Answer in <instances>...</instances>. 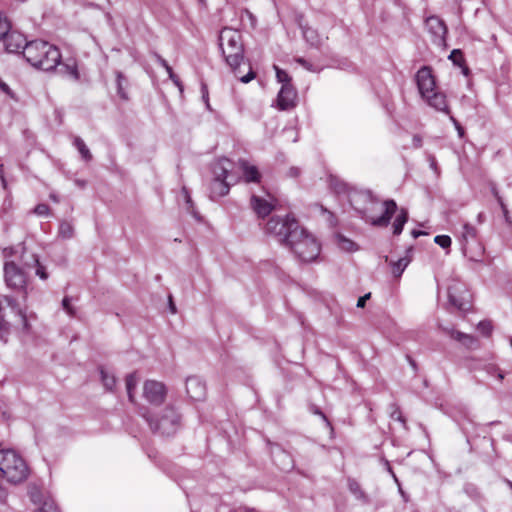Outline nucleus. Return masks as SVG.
Masks as SVG:
<instances>
[{
    "label": "nucleus",
    "instance_id": "2f4dec72",
    "mask_svg": "<svg viewBox=\"0 0 512 512\" xmlns=\"http://www.w3.org/2000/svg\"><path fill=\"white\" fill-rule=\"evenodd\" d=\"M483 370L488 374V375H496L497 378L502 381L505 377L504 373L500 370V368L498 367V365L494 364V363H488V364H485L484 367H483Z\"/></svg>",
    "mask_w": 512,
    "mask_h": 512
},
{
    "label": "nucleus",
    "instance_id": "f257e3e1",
    "mask_svg": "<svg viewBox=\"0 0 512 512\" xmlns=\"http://www.w3.org/2000/svg\"><path fill=\"white\" fill-rule=\"evenodd\" d=\"M349 202L366 222L376 227H387L398 210L396 202L393 199H388L382 202L383 213L378 217L372 216L368 205L373 206L379 201L369 190L350 192Z\"/></svg>",
    "mask_w": 512,
    "mask_h": 512
},
{
    "label": "nucleus",
    "instance_id": "de8ad7c7",
    "mask_svg": "<svg viewBox=\"0 0 512 512\" xmlns=\"http://www.w3.org/2000/svg\"><path fill=\"white\" fill-rule=\"evenodd\" d=\"M2 302H5L9 307H11L16 312L19 309L16 299H14L11 296H8V295L2 296L1 300H0V303H2Z\"/></svg>",
    "mask_w": 512,
    "mask_h": 512
},
{
    "label": "nucleus",
    "instance_id": "f704fd0d",
    "mask_svg": "<svg viewBox=\"0 0 512 512\" xmlns=\"http://www.w3.org/2000/svg\"><path fill=\"white\" fill-rule=\"evenodd\" d=\"M11 25L7 17L0 13V40L10 31Z\"/></svg>",
    "mask_w": 512,
    "mask_h": 512
},
{
    "label": "nucleus",
    "instance_id": "49530a36",
    "mask_svg": "<svg viewBox=\"0 0 512 512\" xmlns=\"http://www.w3.org/2000/svg\"><path fill=\"white\" fill-rule=\"evenodd\" d=\"M34 213L38 216H48L50 213V208L47 204H38L34 208Z\"/></svg>",
    "mask_w": 512,
    "mask_h": 512
},
{
    "label": "nucleus",
    "instance_id": "423d86ee",
    "mask_svg": "<svg viewBox=\"0 0 512 512\" xmlns=\"http://www.w3.org/2000/svg\"><path fill=\"white\" fill-rule=\"evenodd\" d=\"M150 429L162 436H170L176 433L180 427L181 415L169 405L155 415H144Z\"/></svg>",
    "mask_w": 512,
    "mask_h": 512
},
{
    "label": "nucleus",
    "instance_id": "0eeeda50",
    "mask_svg": "<svg viewBox=\"0 0 512 512\" xmlns=\"http://www.w3.org/2000/svg\"><path fill=\"white\" fill-rule=\"evenodd\" d=\"M299 226L298 221L290 215H286L285 217L273 216L268 220L265 232L275 236L279 242L287 246L290 242L292 232L297 231Z\"/></svg>",
    "mask_w": 512,
    "mask_h": 512
},
{
    "label": "nucleus",
    "instance_id": "e2e57ef3",
    "mask_svg": "<svg viewBox=\"0 0 512 512\" xmlns=\"http://www.w3.org/2000/svg\"><path fill=\"white\" fill-rule=\"evenodd\" d=\"M75 185H77L78 187L80 188H84L87 184V182L85 180H82V179H76L74 181Z\"/></svg>",
    "mask_w": 512,
    "mask_h": 512
},
{
    "label": "nucleus",
    "instance_id": "9d476101",
    "mask_svg": "<svg viewBox=\"0 0 512 512\" xmlns=\"http://www.w3.org/2000/svg\"><path fill=\"white\" fill-rule=\"evenodd\" d=\"M143 395L149 403L160 405L165 399L166 389L161 382L148 380L144 383Z\"/></svg>",
    "mask_w": 512,
    "mask_h": 512
},
{
    "label": "nucleus",
    "instance_id": "4468645a",
    "mask_svg": "<svg viewBox=\"0 0 512 512\" xmlns=\"http://www.w3.org/2000/svg\"><path fill=\"white\" fill-rule=\"evenodd\" d=\"M3 39L6 51L9 53H17L21 51L23 54L25 43H28L25 36L16 31H9Z\"/></svg>",
    "mask_w": 512,
    "mask_h": 512
},
{
    "label": "nucleus",
    "instance_id": "ea45409f",
    "mask_svg": "<svg viewBox=\"0 0 512 512\" xmlns=\"http://www.w3.org/2000/svg\"><path fill=\"white\" fill-rule=\"evenodd\" d=\"M34 262L36 265V275L42 280L48 279V273L46 272V268L39 262L38 257L34 256Z\"/></svg>",
    "mask_w": 512,
    "mask_h": 512
},
{
    "label": "nucleus",
    "instance_id": "a878e982",
    "mask_svg": "<svg viewBox=\"0 0 512 512\" xmlns=\"http://www.w3.org/2000/svg\"><path fill=\"white\" fill-rule=\"evenodd\" d=\"M58 235L63 239H71L74 235V227L68 221H62L59 225Z\"/></svg>",
    "mask_w": 512,
    "mask_h": 512
},
{
    "label": "nucleus",
    "instance_id": "3c124183",
    "mask_svg": "<svg viewBox=\"0 0 512 512\" xmlns=\"http://www.w3.org/2000/svg\"><path fill=\"white\" fill-rule=\"evenodd\" d=\"M182 194H183V197H184V199H185V202H186V204H187V206H188V207H187V210H188L189 212L193 213V212H192V208H193L192 199H191V196H190V194H189V192H188V189H187L185 186H184V187H182Z\"/></svg>",
    "mask_w": 512,
    "mask_h": 512
},
{
    "label": "nucleus",
    "instance_id": "6ab92c4d",
    "mask_svg": "<svg viewBox=\"0 0 512 512\" xmlns=\"http://www.w3.org/2000/svg\"><path fill=\"white\" fill-rule=\"evenodd\" d=\"M422 98L426 100L429 106L437 111L449 113L446 96L443 93L434 90L432 93H428V95Z\"/></svg>",
    "mask_w": 512,
    "mask_h": 512
},
{
    "label": "nucleus",
    "instance_id": "0e129e2a",
    "mask_svg": "<svg viewBox=\"0 0 512 512\" xmlns=\"http://www.w3.org/2000/svg\"><path fill=\"white\" fill-rule=\"evenodd\" d=\"M175 85H177L179 87V89L182 91V85H181V82L179 80V78L175 75V77H169Z\"/></svg>",
    "mask_w": 512,
    "mask_h": 512
},
{
    "label": "nucleus",
    "instance_id": "774afa93",
    "mask_svg": "<svg viewBox=\"0 0 512 512\" xmlns=\"http://www.w3.org/2000/svg\"><path fill=\"white\" fill-rule=\"evenodd\" d=\"M423 234H424V232H423V231H419V230H413V231H412V236H413L414 238H418L420 235H423Z\"/></svg>",
    "mask_w": 512,
    "mask_h": 512
},
{
    "label": "nucleus",
    "instance_id": "1a4fd4ad",
    "mask_svg": "<svg viewBox=\"0 0 512 512\" xmlns=\"http://www.w3.org/2000/svg\"><path fill=\"white\" fill-rule=\"evenodd\" d=\"M449 303L460 311L470 308L469 293L461 283H454L448 287Z\"/></svg>",
    "mask_w": 512,
    "mask_h": 512
},
{
    "label": "nucleus",
    "instance_id": "58836bf2",
    "mask_svg": "<svg viewBox=\"0 0 512 512\" xmlns=\"http://www.w3.org/2000/svg\"><path fill=\"white\" fill-rule=\"evenodd\" d=\"M17 315L20 317V320H21V323H22V330L25 332V333H30L31 331V324L28 320V317L27 315L25 314V312L21 309H18L17 310Z\"/></svg>",
    "mask_w": 512,
    "mask_h": 512
},
{
    "label": "nucleus",
    "instance_id": "09e8293b",
    "mask_svg": "<svg viewBox=\"0 0 512 512\" xmlns=\"http://www.w3.org/2000/svg\"><path fill=\"white\" fill-rule=\"evenodd\" d=\"M390 416H391V418L393 420H397V421L401 422L405 426L406 421H405V419H404V417H403L399 407L394 405L393 406V410L391 411V415Z\"/></svg>",
    "mask_w": 512,
    "mask_h": 512
},
{
    "label": "nucleus",
    "instance_id": "864d4df0",
    "mask_svg": "<svg viewBox=\"0 0 512 512\" xmlns=\"http://www.w3.org/2000/svg\"><path fill=\"white\" fill-rule=\"evenodd\" d=\"M370 297H371V293H367V294H365V295L361 296V297L358 299V301H357V307H358V308H363V307H365L366 301H367L368 299H370Z\"/></svg>",
    "mask_w": 512,
    "mask_h": 512
},
{
    "label": "nucleus",
    "instance_id": "ddd939ff",
    "mask_svg": "<svg viewBox=\"0 0 512 512\" xmlns=\"http://www.w3.org/2000/svg\"><path fill=\"white\" fill-rule=\"evenodd\" d=\"M297 92L292 84L282 85L278 97L277 106L280 110H289L296 105Z\"/></svg>",
    "mask_w": 512,
    "mask_h": 512
},
{
    "label": "nucleus",
    "instance_id": "680f3d73",
    "mask_svg": "<svg viewBox=\"0 0 512 512\" xmlns=\"http://www.w3.org/2000/svg\"><path fill=\"white\" fill-rule=\"evenodd\" d=\"M299 173H300V171H299V169H298V168H296V167H292V168H290V170H289V175H290L291 177H297V176L299 175Z\"/></svg>",
    "mask_w": 512,
    "mask_h": 512
},
{
    "label": "nucleus",
    "instance_id": "4d7b16f0",
    "mask_svg": "<svg viewBox=\"0 0 512 512\" xmlns=\"http://www.w3.org/2000/svg\"><path fill=\"white\" fill-rule=\"evenodd\" d=\"M450 119H451V120L453 121V123L455 124L456 129H457V131H458L459 135H460V136H463V134H464V130H463V128L461 127V125L456 121V119H455L453 116H451V117H450Z\"/></svg>",
    "mask_w": 512,
    "mask_h": 512
},
{
    "label": "nucleus",
    "instance_id": "5701e85b",
    "mask_svg": "<svg viewBox=\"0 0 512 512\" xmlns=\"http://www.w3.org/2000/svg\"><path fill=\"white\" fill-rule=\"evenodd\" d=\"M410 261H411V258L408 255H406L404 257L399 258L395 262H391L393 275L395 277H400L402 275V273L404 272L405 268L410 263Z\"/></svg>",
    "mask_w": 512,
    "mask_h": 512
},
{
    "label": "nucleus",
    "instance_id": "c03bdc74",
    "mask_svg": "<svg viewBox=\"0 0 512 512\" xmlns=\"http://www.w3.org/2000/svg\"><path fill=\"white\" fill-rule=\"evenodd\" d=\"M449 59L452 60V62L455 64V65H458V66H462V63H463V54L460 50L458 49H454L450 55H449Z\"/></svg>",
    "mask_w": 512,
    "mask_h": 512
},
{
    "label": "nucleus",
    "instance_id": "c756f323",
    "mask_svg": "<svg viewBox=\"0 0 512 512\" xmlns=\"http://www.w3.org/2000/svg\"><path fill=\"white\" fill-rule=\"evenodd\" d=\"M100 374H101V380H102L105 388L107 390H112L113 387L115 386V382H116L114 375L110 374L108 371H106L103 368L100 370Z\"/></svg>",
    "mask_w": 512,
    "mask_h": 512
},
{
    "label": "nucleus",
    "instance_id": "dca6fc26",
    "mask_svg": "<svg viewBox=\"0 0 512 512\" xmlns=\"http://www.w3.org/2000/svg\"><path fill=\"white\" fill-rule=\"evenodd\" d=\"M250 206L258 218H265L274 209V205L257 195H252L250 199Z\"/></svg>",
    "mask_w": 512,
    "mask_h": 512
},
{
    "label": "nucleus",
    "instance_id": "a211bd4d",
    "mask_svg": "<svg viewBox=\"0 0 512 512\" xmlns=\"http://www.w3.org/2000/svg\"><path fill=\"white\" fill-rule=\"evenodd\" d=\"M239 167L243 174V179L246 183H259L261 174L255 165H251L248 161L240 159Z\"/></svg>",
    "mask_w": 512,
    "mask_h": 512
},
{
    "label": "nucleus",
    "instance_id": "4c0bfd02",
    "mask_svg": "<svg viewBox=\"0 0 512 512\" xmlns=\"http://www.w3.org/2000/svg\"><path fill=\"white\" fill-rule=\"evenodd\" d=\"M276 70V77L278 82L282 83V85L291 84V77L288 73L277 66H274Z\"/></svg>",
    "mask_w": 512,
    "mask_h": 512
},
{
    "label": "nucleus",
    "instance_id": "13d9d810",
    "mask_svg": "<svg viewBox=\"0 0 512 512\" xmlns=\"http://www.w3.org/2000/svg\"><path fill=\"white\" fill-rule=\"evenodd\" d=\"M158 63L165 68V70L169 67V64L165 59H163L160 55H156Z\"/></svg>",
    "mask_w": 512,
    "mask_h": 512
},
{
    "label": "nucleus",
    "instance_id": "9b49d317",
    "mask_svg": "<svg viewBox=\"0 0 512 512\" xmlns=\"http://www.w3.org/2000/svg\"><path fill=\"white\" fill-rule=\"evenodd\" d=\"M416 83L421 97H424L435 90V79L430 67L423 66L418 70L416 73Z\"/></svg>",
    "mask_w": 512,
    "mask_h": 512
},
{
    "label": "nucleus",
    "instance_id": "f3484780",
    "mask_svg": "<svg viewBox=\"0 0 512 512\" xmlns=\"http://www.w3.org/2000/svg\"><path fill=\"white\" fill-rule=\"evenodd\" d=\"M428 31L434 36L435 41L442 42L447 33L445 23L436 16H431L426 20Z\"/></svg>",
    "mask_w": 512,
    "mask_h": 512
},
{
    "label": "nucleus",
    "instance_id": "bb28decb",
    "mask_svg": "<svg viewBox=\"0 0 512 512\" xmlns=\"http://www.w3.org/2000/svg\"><path fill=\"white\" fill-rule=\"evenodd\" d=\"M329 185L331 189L337 194H344L348 191L347 184L336 177H330Z\"/></svg>",
    "mask_w": 512,
    "mask_h": 512
},
{
    "label": "nucleus",
    "instance_id": "5fc2aeb1",
    "mask_svg": "<svg viewBox=\"0 0 512 512\" xmlns=\"http://www.w3.org/2000/svg\"><path fill=\"white\" fill-rule=\"evenodd\" d=\"M201 90H202V98L203 100L206 102L207 104V107H209V102H208V90H207V86L203 83L202 86H201Z\"/></svg>",
    "mask_w": 512,
    "mask_h": 512
},
{
    "label": "nucleus",
    "instance_id": "72a5a7b5",
    "mask_svg": "<svg viewBox=\"0 0 512 512\" xmlns=\"http://www.w3.org/2000/svg\"><path fill=\"white\" fill-rule=\"evenodd\" d=\"M477 236V229L470 225V224H465L463 226V233H462V237L463 239L467 242L469 239H475Z\"/></svg>",
    "mask_w": 512,
    "mask_h": 512
},
{
    "label": "nucleus",
    "instance_id": "a18cd8bd",
    "mask_svg": "<svg viewBox=\"0 0 512 512\" xmlns=\"http://www.w3.org/2000/svg\"><path fill=\"white\" fill-rule=\"evenodd\" d=\"M492 194L494 195V197L496 198L497 202L499 203L502 211H503V214L505 217H507L508 215V210H507V207L505 205V203L503 202V199L502 197L499 195L498 193V190L495 186L492 187Z\"/></svg>",
    "mask_w": 512,
    "mask_h": 512
},
{
    "label": "nucleus",
    "instance_id": "338daca9",
    "mask_svg": "<svg viewBox=\"0 0 512 512\" xmlns=\"http://www.w3.org/2000/svg\"><path fill=\"white\" fill-rule=\"evenodd\" d=\"M49 198H50L53 202H55V203H58V202L60 201V199H59L58 195H57V194H55V193H51V194L49 195Z\"/></svg>",
    "mask_w": 512,
    "mask_h": 512
},
{
    "label": "nucleus",
    "instance_id": "c85d7f7f",
    "mask_svg": "<svg viewBox=\"0 0 512 512\" xmlns=\"http://www.w3.org/2000/svg\"><path fill=\"white\" fill-rule=\"evenodd\" d=\"M337 241L340 249L344 251L352 252L356 250V244L352 240L344 237L343 235H337Z\"/></svg>",
    "mask_w": 512,
    "mask_h": 512
},
{
    "label": "nucleus",
    "instance_id": "69168bd1",
    "mask_svg": "<svg viewBox=\"0 0 512 512\" xmlns=\"http://www.w3.org/2000/svg\"><path fill=\"white\" fill-rule=\"evenodd\" d=\"M169 308H170L171 313H173V314L176 313V306L173 303L171 296H169Z\"/></svg>",
    "mask_w": 512,
    "mask_h": 512
},
{
    "label": "nucleus",
    "instance_id": "8fccbe9b",
    "mask_svg": "<svg viewBox=\"0 0 512 512\" xmlns=\"http://www.w3.org/2000/svg\"><path fill=\"white\" fill-rule=\"evenodd\" d=\"M62 307L70 316H75L76 311L71 306L70 298L69 297L66 296V297L63 298V300H62Z\"/></svg>",
    "mask_w": 512,
    "mask_h": 512
},
{
    "label": "nucleus",
    "instance_id": "79ce46f5",
    "mask_svg": "<svg viewBox=\"0 0 512 512\" xmlns=\"http://www.w3.org/2000/svg\"><path fill=\"white\" fill-rule=\"evenodd\" d=\"M37 512H59L58 507L54 501H45Z\"/></svg>",
    "mask_w": 512,
    "mask_h": 512
},
{
    "label": "nucleus",
    "instance_id": "c9c22d12",
    "mask_svg": "<svg viewBox=\"0 0 512 512\" xmlns=\"http://www.w3.org/2000/svg\"><path fill=\"white\" fill-rule=\"evenodd\" d=\"M230 166V162L229 160L227 159H221L219 160L215 165H214V168H213V174H214V177H216V171L221 173V167L224 168L225 170V178H229V174H228V167Z\"/></svg>",
    "mask_w": 512,
    "mask_h": 512
},
{
    "label": "nucleus",
    "instance_id": "6e6552de",
    "mask_svg": "<svg viewBox=\"0 0 512 512\" xmlns=\"http://www.w3.org/2000/svg\"><path fill=\"white\" fill-rule=\"evenodd\" d=\"M4 278L6 285L13 290L21 291L26 287L25 273L12 261L4 265Z\"/></svg>",
    "mask_w": 512,
    "mask_h": 512
},
{
    "label": "nucleus",
    "instance_id": "20e7f679",
    "mask_svg": "<svg viewBox=\"0 0 512 512\" xmlns=\"http://www.w3.org/2000/svg\"><path fill=\"white\" fill-rule=\"evenodd\" d=\"M29 475L22 456L13 449L0 448V476L12 484L20 483Z\"/></svg>",
    "mask_w": 512,
    "mask_h": 512
},
{
    "label": "nucleus",
    "instance_id": "37998d69",
    "mask_svg": "<svg viewBox=\"0 0 512 512\" xmlns=\"http://www.w3.org/2000/svg\"><path fill=\"white\" fill-rule=\"evenodd\" d=\"M477 329L484 336H489L492 332V324L490 321H481L479 322Z\"/></svg>",
    "mask_w": 512,
    "mask_h": 512
},
{
    "label": "nucleus",
    "instance_id": "e433bc0d",
    "mask_svg": "<svg viewBox=\"0 0 512 512\" xmlns=\"http://www.w3.org/2000/svg\"><path fill=\"white\" fill-rule=\"evenodd\" d=\"M125 81V78L124 76L122 75L121 72H117V93L118 95L124 99V100H127L128 99V96H127V93L123 87V82Z\"/></svg>",
    "mask_w": 512,
    "mask_h": 512
},
{
    "label": "nucleus",
    "instance_id": "f8f14e48",
    "mask_svg": "<svg viewBox=\"0 0 512 512\" xmlns=\"http://www.w3.org/2000/svg\"><path fill=\"white\" fill-rule=\"evenodd\" d=\"M225 178V170L221 167V173L216 171V177L210 183V198L216 199L229 193L231 183Z\"/></svg>",
    "mask_w": 512,
    "mask_h": 512
},
{
    "label": "nucleus",
    "instance_id": "f03ea898",
    "mask_svg": "<svg viewBox=\"0 0 512 512\" xmlns=\"http://www.w3.org/2000/svg\"><path fill=\"white\" fill-rule=\"evenodd\" d=\"M219 46L226 64L242 83H249L256 77V73L251 68L246 75H238V68L244 60V44L242 35L238 30L222 29L219 35Z\"/></svg>",
    "mask_w": 512,
    "mask_h": 512
},
{
    "label": "nucleus",
    "instance_id": "aec40b11",
    "mask_svg": "<svg viewBox=\"0 0 512 512\" xmlns=\"http://www.w3.org/2000/svg\"><path fill=\"white\" fill-rule=\"evenodd\" d=\"M443 330L447 334H449L451 338L455 339L458 342H461L467 348L473 349L478 346L477 339L470 334H465L463 332L456 331V330L450 329V328H443Z\"/></svg>",
    "mask_w": 512,
    "mask_h": 512
},
{
    "label": "nucleus",
    "instance_id": "cd10ccee",
    "mask_svg": "<svg viewBox=\"0 0 512 512\" xmlns=\"http://www.w3.org/2000/svg\"><path fill=\"white\" fill-rule=\"evenodd\" d=\"M303 37L311 46H318L320 43L316 31L311 28H303Z\"/></svg>",
    "mask_w": 512,
    "mask_h": 512
},
{
    "label": "nucleus",
    "instance_id": "b1692460",
    "mask_svg": "<svg viewBox=\"0 0 512 512\" xmlns=\"http://www.w3.org/2000/svg\"><path fill=\"white\" fill-rule=\"evenodd\" d=\"M348 488H349V491L355 496L356 499H358L364 503L368 502L367 495L361 489L360 484L356 480L349 479L348 480Z\"/></svg>",
    "mask_w": 512,
    "mask_h": 512
},
{
    "label": "nucleus",
    "instance_id": "603ef678",
    "mask_svg": "<svg viewBox=\"0 0 512 512\" xmlns=\"http://www.w3.org/2000/svg\"><path fill=\"white\" fill-rule=\"evenodd\" d=\"M296 62L298 64H300L302 67H304L306 70L308 71H312L314 72L315 70L313 69V65L311 63H309L308 61H306L304 58H296Z\"/></svg>",
    "mask_w": 512,
    "mask_h": 512
},
{
    "label": "nucleus",
    "instance_id": "052dcab7",
    "mask_svg": "<svg viewBox=\"0 0 512 512\" xmlns=\"http://www.w3.org/2000/svg\"><path fill=\"white\" fill-rule=\"evenodd\" d=\"M0 89L7 94H10V92H11L9 86L1 80H0Z\"/></svg>",
    "mask_w": 512,
    "mask_h": 512
},
{
    "label": "nucleus",
    "instance_id": "6e6d98bb",
    "mask_svg": "<svg viewBox=\"0 0 512 512\" xmlns=\"http://www.w3.org/2000/svg\"><path fill=\"white\" fill-rule=\"evenodd\" d=\"M412 141L415 148H420L422 146V138L419 135H414Z\"/></svg>",
    "mask_w": 512,
    "mask_h": 512
},
{
    "label": "nucleus",
    "instance_id": "2eb2a0df",
    "mask_svg": "<svg viewBox=\"0 0 512 512\" xmlns=\"http://www.w3.org/2000/svg\"><path fill=\"white\" fill-rule=\"evenodd\" d=\"M186 391L189 397L195 401L203 400L206 396L205 383L195 376L187 378Z\"/></svg>",
    "mask_w": 512,
    "mask_h": 512
},
{
    "label": "nucleus",
    "instance_id": "39448f33",
    "mask_svg": "<svg viewBox=\"0 0 512 512\" xmlns=\"http://www.w3.org/2000/svg\"><path fill=\"white\" fill-rule=\"evenodd\" d=\"M287 246L302 262L314 261L320 254V245L316 238L301 226L292 232Z\"/></svg>",
    "mask_w": 512,
    "mask_h": 512
},
{
    "label": "nucleus",
    "instance_id": "7ed1b4c3",
    "mask_svg": "<svg viewBox=\"0 0 512 512\" xmlns=\"http://www.w3.org/2000/svg\"><path fill=\"white\" fill-rule=\"evenodd\" d=\"M23 57L33 67L52 71L60 64L61 53L56 46L47 41L33 40L25 43Z\"/></svg>",
    "mask_w": 512,
    "mask_h": 512
},
{
    "label": "nucleus",
    "instance_id": "a19ab883",
    "mask_svg": "<svg viewBox=\"0 0 512 512\" xmlns=\"http://www.w3.org/2000/svg\"><path fill=\"white\" fill-rule=\"evenodd\" d=\"M434 242L443 249H447L451 246V238L448 235H437L434 238Z\"/></svg>",
    "mask_w": 512,
    "mask_h": 512
},
{
    "label": "nucleus",
    "instance_id": "4be33fe9",
    "mask_svg": "<svg viewBox=\"0 0 512 512\" xmlns=\"http://www.w3.org/2000/svg\"><path fill=\"white\" fill-rule=\"evenodd\" d=\"M408 221V211L404 208L399 210L398 215L393 223V234L400 235L403 231L405 223Z\"/></svg>",
    "mask_w": 512,
    "mask_h": 512
},
{
    "label": "nucleus",
    "instance_id": "473e14b6",
    "mask_svg": "<svg viewBox=\"0 0 512 512\" xmlns=\"http://www.w3.org/2000/svg\"><path fill=\"white\" fill-rule=\"evenodd\" d=\"M10 333V325L4 318L0 315V340L6 343L8 341V336Z\"/></svg>",
    "mask_w": 512,
    "mask_h": 512
},
{
    "label": "nucleus",
    "instance_id": "412c9836",
    "mask_svg": "<svg viewBox=\"0 0 512 512\" xmlns=\"http://www.w3.org/2000/svg\"><path fill=\"white\" fill-rule=\"evenodd\" d=\"M58 66H60V68H59L60 74L68 77L69 79H71L73 81L79 80L80 75H79L77 65L74 60H71L66 63L60 62V64Z\"/></svg>",
    "mask_w": 512,
    "mask_h": 512
},
{
    "label": "nucleus",
    "instance_id": "7c9ffc66",
    "mask_svg": "<svg viewBox=\"0 0 512 512\" xmlns=\"http://www.w3.org/2000/svg\"><path fill=\"white\" fill-rule=\"evenodd\" d=\"M137 385V378L135 376V374H129L127 377H126V389H127V394H128V397H129V400L131 402H134V396H133V390L135 389Z\"/></svg>",
    "mask_w": 512,
    "mask_h": 512
},
{
    "label": "nucleus",
    "instance_id": "393cba45",
    "mask_svg": "<svg viewBox=\"0 0 512 512\" xmlns=\"http://www.w3.org/2000/svg\"><path fill=\"white\" fill-rule=\"evenodd\" d=\"M73 144L85 161H90L92 159V154H91L90 150L88 149L85 142L80 137H78V136L74 137Z\"/></svg>",
    "mask_w": 512,
    "mask_h": 512
},
{
    "label": "nucleus",
    "instance_id": "bf43d9fd",
    "mask_svg": "<svg viewBox=\"0 0 512 512\" xmlns=\"http://www.w3.org/2000/svg\"><path fill=\"white\" fill-rule=\"evenodd\" d=\"M7 497V491L0 485V503H3Z\"/></svg>",
    "mask_w": 512,
    "mask_h": 512
}]
</instances>
